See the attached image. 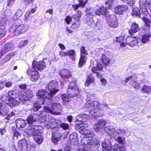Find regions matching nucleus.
Returning <instances> with one entry per match:
<instances>
[{
	"label": "nucleus",
	"instance_id": "nucleus-1",
	"mask_svg": "<svg viewBox=\"0 0 151 151\" xmlns=\"http://www.w3.org/2000/svg\"><path fill=\"white\" fill-rule=\"evenodd\" d=\"M106 124V122L104 120L101 119L99 120L96 124L93 126V129L95 132H99L103 129L105 132L110 134L111 136L114 137L116 141L120 144H124L125 141L124 137L118 136L117 135H122L124 132V131L122 130H119L116 131L114 129H111L108 127H105Z\"/></svg>",
	"mask_w": 151,
	"mask_h": 151
},
{
	"label": "nucleus",
	"instance_id": "nucleus-2",
	"mask_svg": "<svg viewBox=\"0 0 151 151\" xmlns=\"http://www.w3.org/2000/svg\"><path fill=\"white\" fill-rule=\"evenodd\" d=\"M83 107L84 108H87L88 109L90 115L98 116L103 115L102 110L104 108L109 109L106 103L100 104L97 101H88L83 105Z\"/></svg>",
	"mask_w": 151,
	"mask_h": 151
},
{
	"label": "nucleus",
	"instance_id": "nucleus-3",
	"mask_svg": "<svg viewBox=\"0 0 151 151\" xmlns=\"http://www.w3.org/2000/svg\"><path fill=\"white\" fill-rule=\"evenodd\" d=\"M40 119V116L37 114H33L29 116L27 118V120L28 124L30 125L26 129L27 134L36 136L40 135L41 133L40 131V126H31L32 124L37 121Z\"/></svg>",
	"mask_w": 151,
	"mask_h": 151
},
{
	"label": "nucleus",
	"instance_id": "nucleus-4",
	"mask_svg": "<svg viewBox=\"0 0 151 151\" xmlns=\"http://www.w3.org/2000/svg\"><path fill=\"white\" fill-rule=\"evenodd\" d=\"M21 20H18L11 26L9 29L10 31L14 33L16 36L24 33L29 28V26L26 24H22Z\"/></svg>",
	"mask_w": 151,
	"mask_h": 151
},
{
	"label": "nucleus",
	"instance_id": "nucleus-5",
	"mask_svg": "<svg viewBox=\"0 0 151 151\" xmlns=\"http://www.w3.org/2000/svg\"><path fill=\"white\" fill-rule=\"evenodd\" d=\"M81 144L79 146L77 151H88L94 145L99 144V142L95 138L89 139L88 138H83L81 140Z\"/></svg>",
	"mask_w": 151,
	"mask_h": 151
},
{
	"label": "nucleus",
	"instance_id": "nucleus-6",
	"mask_svg": "<svg viewBox=\"0 0 151 151\" xmlns=\"http://www.w3.org/2000/svg\"><path fill=\"white\" fill-rule=\"evenodd\" d=\"M85 14L87 17L86 18L87 23L89 26L93 25L94 22L92 18L93 16L95 15H99L100 12H98L93 8H87L85 11Z\"/></svg>",
	"mask_w": 151,
	"mask_h": 151
},
{
	"label": "nucleus",
	"instance_id": "nucleus-7",
	"mask_svg": "<svg viewBox=\"0 0 151 151\" xmlns=\"http://www.w3.org/2000/svg\"><path fill=\"white\" fill-rule=\"evenodd\" d=\"M36 95L38 97L40 104H46L45 101L47 100L50 101L49 99L53 96L51 95L50 93H49L46 91L43 90L38 91L36 93Z\"/></svg>",
	"mask_w": 151,
	"mask_h": 151
},
{
	"label": "nucleus",
	"instance_id": "nucleus-8",
	"mask_svg": "<svg viewBox=\"0 0 151 151\" xmlns=\"http://www.w3.org/2000/svg\"><path fill=\"white\" fill-rule=\"evenodd\" d=\"M88 125L85 124L84 123H82V124L79 125L78 124H76L75 127L77 129H80L81 128L80 130V132L82 134L85 136L84 138L92 137L94 136L95 134L93 133V131L92 130H88L83 128V127H87Z\"/></svg>",
	"mask_w": 151,
	"mask_h": 151
},
{
	"label": "nucleus",
	"instance_id": "nucleus-9",
	"mask_svg": "<svg viewBox=\"0 0 151 151\" xmlns=\"http://www.w3.org/2000/svg\"><path fill=\"white\" fill-rule=\"evenodd\" d=\"M67 92L69 96L72 98L79 94V89L75 83L72 82L70 83Z\"/></svg>",
	"mask_w": 151,
	"mask_h": 151
},
{
	"label": "nucleus",
	"instance_id": "nucleus-10",
	"mask_svg": "<svg viewBox=\"0 0 151 151\" xmlns=\"http://www.w3.org/2000/svg\"><path fill=\"white\" fill-rule=\"evenodd\" d=\"M58 85V82L56 81H50L46 87L47 89L50 91L51 95H54L59 91L58 89H56L55 88Z\"/></svg>",
	"mask_w": 151,
	"mask_h": 151
},
{
	"label": "nucleus",
	"instance_id": "nucleus-11",
	"mask_svg": "<svg viewBox=\"0 0 151 151\" xmlns=\"http://www.w3.org/2000/svg\"><path fill=\"white\" fill-rule=\"evenodd\" d=\"M107 22L109 25L112 27L116 28L118 26L117 19L116 17L114 14L109 15L106 17Z\"/></svg>",
	"mask_w": 151,
	"mask_h": 151
},
{
	"label": "nucleus",
	"instance_id": "nucleus-12",
	"mask_svg": "<svg viewBox=\"0 0 151 151\" xmlns=\"http://www.w3.org/2000/svg\"><path fill=\"white\" fill-rule=\"evenodd\" d=\"M28 74L30 76V80L33 81H36L39 78V75L37 70L33 67L28 71Z\"/></svg>",
	"mask_w": 151,
	"mask_h": 151
},
{
	"label": "nucleus",
	"instance_id": "nucleus-13",
	"mask_svg": "<svg viewBox=\"0 0 151 151\" xmlns=\"http://www.w3.org/2000/svg\"><path fill=\"white\" fill-rule=\"evenodd\" d=\"M6 19L5 18L1 19L0 21V38L3 37L6 33V30L4 25L6 23Z\"/></svg>",
	"mask_w": 151,
	"mask_h": 151
},
{
	"label": "nucleus",
	"instance_id": "nucleus-14",
	"mask_svg": "<svg viewBox=\"0 0 151 151\" xmlns=\"http://www.w3.org/2000/svg\"><path fill=\"white\" fill-rule=\"evenodd\" d=\"M125 42V45L127 44L131 47H133L137 45L138 40L136 37L128 36L126 39Z\"/></svg>",
	"mask_w": 151,
	"mask_h": 151
},
{
	"label": "nucleus",
	"instance_id": "nucleus-15",
	"mask_svg": "<svg viewBox=\"0 0 151 151\" xmlns=\"http://www.w3.org/2000/svg\"><path fill=\"white\" fill-rule=\"evenodd\" d=\"M45 66V63L43 61H33L32 63V67L35 68V69L37 70L40 71H41L44 69Z\"/></svg>",
	"mask_w": 151,
	"mask_h": 151
},
{
	"label": "nucleus",
	"instance_id": "nucleus-16",
	"mask_svg": "<svg viewBox=\"0 0 151 151\" xmlns=\"http://www.w3.org/2000/svg\"><path fill=\"white\" fill-rule=\"evenodd\" d=\"M102 146L103 151H111L112 150L111 142L107 139H105L103 140Z\"/></svg>",
	"mask_w": 151,
	"mask_h": 151
},
{
	"label": "nucleus",
	"instance_id": "nucleus-17",
	"mask_svg": "<svg viewBox=\"0 0 151 151\" xmlns=\"http://www.w3.org/2000/svg\"><path fill=\"white\" fill-rule=\"evenodd\" d=\"M28 144L27 141L24 139L19 142L18 147L21 151H28Z\"/></svg>",
	"mask_w": 151,
	"mask_h": 151
},
{
	"label": "nucleus",
	"instance_id": "nucleus-18",
	"mask_svg": "<svg viewBox=\"0 0 151 151\" xmlns=\"http://www.w3.org/2000/svg\"><path fill=\"white\" fill-rule=\"evenodd\" d=\"M14 48V45L12 42H10L5 44L1 50L3 54H4L6 52L13 50Z\"/></svg>",
	"mask_w": 151,
	"mask_h": 151
},
{
	"label": "nucleus",
	"instance_id": "nucleus-19",
	"mask_svg": "<svg viewBox=\"0 0 151 151\" xmlns=\"http://www.w3.org/2000/svg\"><path fill=\"white\" fill-rule=\"evenodd\" d=\"M9 111V109L6 103L0 102V116L6 115Z\"/></svg>",
	"mask_w": 151,
	"mask_h": 151
},
{
	"label": "nucleus",
	"instance_id": "nucleus-20",
	"mask_svg": "<svg viewBox=\"0 0 151 151\" xmlns=\"http://www.w3.org/2000/svg\"><path fill=\"white\" fill-rule=\"evenodd\" d=\"M46 113H49L50 114H56L53 111L52 109H50L49 107L47 106H45L44 107V110L43 111H40V117H43L44 118H45L46 117ZM45 119L44 120H45Z\"/></svg>",
	"mask_w": 151,
	"mask_h": 151
},
{
	"label": "nucleus",
	"instance_id": "nucleus-21",
	"mask_svg": "<svg viewBox=\"0 0 151 151\" xmlns=\"http://www.w3.org/2000/svg\"><path fill=\"white\" fill-rule=\"evenodd\" d=\"M61 78L63 79H67L71 76L70 71L68 69H63L60 73Z\"/></svg>",
	"mask_w": 151,
	"mask_h": 151
},
{
	"label": "nucleus",
	"instance_id": "nucleus-22",
	"mask_svg": "<svg viewBox=\"0 0 151 151\" xmlns=\"http://www.w3.org/2000/svg\"><path fill=\"white\" fill-rule=\"evenodd\" d=\"M95 8L97 10V12H100L99 15L101 14L105 16L106 18L107 16H109V15L107 9L104 6H101L99 9L98 6H96Z\"/></svg>",
	"mask_w": 151,
	"mask_h": 151
},
{
	"label": "nucleus",
	"instance_id": "nucleus-23",
	"mask_svg": "<svg viewBox=\"0 0 151 151\" xmlns=\"http://www.w3.org/2000/svg\"><path fill=\"white\" fill-rule=\"evenodd\" d=\"M16 123L17 127L18 128L24 127L27 124L26 121L22 119H17Z\"/></svg>",
	"mask_w": 151,
	"mask_h": 151
},
{
	"label": "nucleus",
	"instance_id": "nucleus-24",
	"mask_svg": "<svg viewBox=\"0 0 151 151\" xmlns=\"http://www.w3.org/2000/svg\"><path fill=\"white\" fill-rule=\"evenodd\" d=\"M88 116L87 115L85 114H81L80 115L78 116L76 118V123H78V121L82 122H84L85 121L87 120L88 118ZM81 124L80 123L78 124Z\"/></svg>",
	"mask_w": 151,
	"mask_h": 151
},
{
	"label": "nucleus",
	"instance_id": "nucleus-25",
	"mask_svg": "<svg viewBox=\"0 0 151 151\" xmlns=\"http://www.w3.org/2000/svg\"><path fill=\"white\" fill-rule=\"evenodd\" d=\"M32 96V95L30 94H19L18 97H19V100L20 102H23L25 101L28 100L29 99V98Z\"/></svg>",
	"mask_w": 151,
	"mask_h": 151
},
{
	"label": "nucleus",
	"instance_id": "nucleus-26",
	"mask_svg": "<svg viewBox=\"0 0 151 151\" xmlns=\"http://www.w3.org/2000/svg\"><path fill=\"white\" fill-rule=\"evenodd\" d=\"M146 1L143 0H141L139 1V8L140 10V11L142 12H146L147 9L146 8V6L148 7V6L146 5Z\"/></svg>",
	"mask_w": 151,
	"mask_h": 151
},
{
	"label": "nucleus",
	"instance_id": "nucleus-27",
	"mask_svg": "<svg viewBox=\"0 0 151 151\" xmlns=\"http://www.w3.org/2000/svg\"><path fill=\"white\" fill-rule=\"evenodd\" d=\"M139 29V27L138 24L135 23H133L131 26V28L129 30V32L130 34L135 33Z\"/></svg>",
	"mask_w": 151,
	"mask_h": 151
},
{
	"label": "nucleus",
	"instance_id": "nucleus-28",
	"mask_svg": "<svg viewBox=\"0 0 151 151\" xmlns=\"http://www.w3.org/2000/svg\"><path fill=\"white\" fill-rule=\"evenodd\" d=\"M62 136L61 134H59L58 135L52 134L51 138V140L56 145L58 142L61 139V137Z\"/></svg>",
	"mask_w": 151,
	"mask_h": 151
},
{
	"label": "nucleus",
	"instance_id": "nucleus-29",
	"mask_svg": "<svg viewBox=\"0 0 151 151\" xmlns=\"http://www.w3.org/2000/svg\"><path fill=\"white\" fill-rule=\"evenodd\" d=\"M101 62L105 65H108L110 63V60L104 54H102L101 57Z\"/></svg>",
	"mask_w": 151,
	"mask_h": 151
},
{
	"label": "nucleus",
	"instance_id": "nucleus-30",
	"mask_svg": "<svg viewBox=\"0 0 151 151\" xmlns=\"http://www.w3.org/2000/svg\"><path fill=\"white\" fill-rule=\"evenodd\" d=\"M6 104L10 107H12L18 104V101L14 99L10 98L6 102Z\"/></svg>",
	"mask_w": 151,
	"mask_h": 151
},
{
	"label": "nucleus",
	"instance_id": "nucleus-31",
	"mask_svg": "<svg viewBox=\"0 0 151 151\" xmlns=\"http://www.w3.org/2000/svg\"><path fill=\"white\" fill-rule=\"evenodd\" d=\"M124 39V36H121L119 37H116V40L115 41L117 42H123L122 43L120 44L121 46L123 47H124L125 46V40L126 39Z\"/></svg>",
	"mask_w": 151,
	"mask_h": 151
},
{
	"label": "nucleus",
	"instance_id": "nucleus-32",
	"mask_svg": "<svg viewBox=\"0 0 151 151\" xmlns=\"http://www.w3.org/2000/svg\"><path fill=\"white\" fill-rule=\"evenodd\" d=\"M87 60V58L86 56L81 55L78 62V66L82 67L86 62Z\"/></svg>",
	"mask_w": 151,
	"mask_h": 151
},
{
	"label": "nucleus",
	"instance_id": "nucleus-33",
	"mask_svg": "<svg viewBox=\"0 0 151 151\" xmlns=\"http://www.w3.org/2000/svg\"><path fill=\"white\" fill-rule=\"evenodd\" d=\"M94 77L91 75L88 76L85 83V85L86 86H89L90 84L94 82Z\"/></svg>",
	"mask_w": 151,
	"mask_h": 151
},
{
	"label": "nucleus",
	"instance_id": "nucleus-34",
	"mask_svg": "<svg viewBox=\"0 0 151 151\" xmlns=\"http://www.w3.org/2000/svg\"><path fill=\"white\" fill-rule=\"evenodd\" d=\"M83 14L82 12L80 10L77 12V13L73 16V18L77 22H80L79 20Z\"/></svg>",
	"mask_w": 151,
	"mask_h": 151
},
{
	"label": "nucleus",
	"instance_id": "nucleus-35",
	"mask_svg": "<svg viewBox=\"0 0 151 151\" xmlns=\"http://www.w3.org/2000/svg\"><path fill=\"white\" fill-rule=\"evenodd\" d=\"M114 151H127L125 148L123 146H119L117 144H115L113 146Z\"/></svg>",
	"mask_w": 151,
	"mask_h": 151
},
{
	"label": "nucleus",
	"instance_id": "nucleus-36",
	"mask_svg": "<svg viewBox=\"0 0 151 151\" xmlns=\"http://www.w3.org/2000/svg\"><path fill=\"white\" fill-rule=\"evenodd\" d=\"M67 56H69L73 60H75L76 58V54L74 50H70L67 51Z\"/></svg>",
	"mask_w": 151,
	"mask_h": 151
},
{
	"label": "nucleus",
	"instance_id": "nucleus-37",
	"mask_svg": "<svg viewBox=\"0 0 151 151\" xmlns=\"http://www.w3.org/2000/svg\"><path fill=\"white\" fill-rule=\"evenodd\" d=\"M142 13V12L140 11V10L137 7H134L132 8V15L139 16Z\"/></svg>",
	"mask_w": 151,
	"mask_h": 151
},
{
	"label": "nucleus",
	"instance_id": "nucleus-38",
	"mask_svg": "<svg viewBox=\"0 0 151 151\" xmlns=\"http://www.w3.org/2000/svg\"><path fill=\"white\" fill-rule=\"evenodd\" d=\"M77 134L73 133L71 134L69 137V139L71 142H76L77 140Z\"/></svg>",
	"mask_w": 151,
	"mask_h": 151
},
{
	"label": "nucleus",
	"instance_id": "nucleus-39",
	"mask_svg": "<svg viewBox=\"0 0 151 151\" xmlns=\"http://www.w3.org/2000/svg\"><path fill=\"white\" fill-rule=\"evenodd\" d=\"M42 104H40L39 100H37V103H34L33 104V110L35 111H37L40 108V105Z\"/></svg>",
	"mask_w": 151,
	"mask_h": 151
},
{
	"label": "nucleus",
	"instance_id": "nucleus-40",
	"mask_svg": "<svg viewBox=\"0 0 151 151\" xmlns=\"http://www.w3.org/2000/svg\"><path fill=\"white\" fill-rule=\"evenodd\" d=\"M52 107L53 110L55 109H61V105L59 103L53 102L52 103Z\"/></svg>",
	"mask_w": 151,
	"mask_h": 151
},
{
	"label": "nucleus",
	"instance_id": "nucleus-41",
	"mask_svg": "<svg viewBox=\"0 0 151 151\" xmlns=\"http://www.w3.org/2000/svg\"><path fill=\"white\" fill-rule=\"evenodd\" d=\"M8 95L10 98L15 99L18 97V96L14 91H9L8 92Z\"/></svg>",
	"mask_w": 151,
	"mask_h": 151
},
{
	"label": "nucleus",
	"instance_id": "nucleus-42",
	"mask_svg": "<svg viewBox=\"0 0 151 151\" xmlns=\"http://www.w3.org/2000/svg\"><path fill=\"white\" fill-rule=\"evenodd\" d=\"M114 11L115 13L117 14H123V12L122 11L121 6H120V5H118L115 8Z\"/></svg>",
	"mask_w": 151,
	"mask_h": 151
},
{
	"label": "nucleus",
	"instance_id": "nucleus-43",
	"mask_svg": "<svg viewBox=\"0 0 151 151\" xmlns=\"http://www.w3.org/2000/svg\"><path fill=\"white\" fill-rule=\"evenodd\" d=\"M80 55L86 56L88 55V52L86 50L85 47L82 46L80 49Z\"/></svg>",
	"mask_w": 151,
	"mask_h": 151
},
{
	"label": "nucleus",
	"instance_id": "nucleus-44",
	"mask_svg": "<svg viewBox=\"0 0 151 151\" xmlns=\"http://www.w3.org/2000/svg\"><path fill=\"white\" fill-rule=\"evenodd\" d=\"M142 20L145 22V24L147 27L149 28L151 27V22L147 18L144 17L142 18Z\"/></svg>",
	"mask_w": 151,
	"mask_h": 151
},
{
	"label": "nucleus",
	"instance_id": "nucleus-45",
	"mask_svg": "<svg viewBox=\"0 0 151 151\" xmlns=\"http://www.w3.org/2000/svg\"><path fill=\"white\" fill-rule=\"evenodd\" d=\"M142 90L146 93H149L151 92V87L145 86L142 87Z\"/></svg>",
	"mask_w": 151,
	"mask_h": 151
},
{
	"label": "nucleus",
	"instance_id": "nucleus-46",
	"mask_svg": "<svg viewBox=\"0 0 151 151\" xmlns=\"http://www.w3.org/2000/svg\"><path fill=\"white\" fill-rule=\"evenodd\" d=\"M80 25V22H75L73 23L71 27L72 29H76L79 28Z\"/></svg>",
	"mask_w": 151,
	"mask_h": 151
},
{
	"label": "nucleus",
	"instance_id": "nucleus-47",
	"mask_svg": "<svg viewBox=\"0 0 151 151\" xmlns=\"http://www.w3.org/2000/svg\"><path fill=\"white\" fill-rule=\"evenodd\" d=\"M35 141L38 144H40L42 143L43 141V138L41 136L35 137L34 138Z\"/></svg>",
	"mask_w": 151,
	"mask_h": 151
},
{
	"label": "nucleus",
	"instance_id": "nucleus-48",
	"mask_svg": "<svg viewBox=\"0 0 151 151\" xmlns=\"http://www.w3.org/2000/svg\"><path fill=\"white\" fill-rule=\"evenodd\" d=\"M1 99L2 101V102H4L6 104V102H8V101L9 99V98L8 97L7 95H3L1 97Z\"/></svg>",
	"mask_w": 151,
	"mask_h": 151
},
{
	"label": "nucleus",
	"instance_id": "nucleus-49",
	"mask_svg": "<svg viewBox=\"0 0 151 151\" xmlns=\"http://www.w3.org/2000/svg\"><path fill=\"white\" fill-rule=\"evenodd\" d=\"M130 84L135 88L138 89L139 87V83H137L135 81H131L130 82Z\"/></svg>",
	"mask_w": 151,
	"mask_h": 151
},
{
	"label": "nucleus",
	"instance_id": "nucleus-50",
	"mask_svg": "<svg viewBox=\"0 0 151 151\" xmlns=\"http://www.w3.org/2000/svg\"><path fill=\"white\" fill-rule=\"evenodd\" d=\"M149 36L147 35H145L142 37V42L143 43H145L149 41Z\"/></svg>",
	"mask_w": 151,
	"mask_h": 151
},
{
	"label": "nucleus",
	"instance_id": "nucleus-51",
	"mask_svg": "<svg viewBox=\"0 0 151 151\" xmlns=\"http://www.w3.org/2000/svg\"><path fill=\"white\" fill-rule=\"evenodd\" d=\"M114 0H107L105 2V4L107 6V7L109 9H110L112 6L113 1Z\"/></svg>",
	"mask_w": 151,
	"mask_h": 151
},
{
	"label": "nucleus",
	"instance_id": "nucleus-52",
	"mask_svg": "<svg viewBox=\"0 0 151 151\" xmlns=\"http://www.w3.org/2000/svg\"><path fill=\"white\" fill-rule=\"evenodd\" d=\"M28 43L27 40H24L21 41L18 45V47L20 48H22V47L27 45Z\"/></svg>",
	"mask_w": 151,
	"mask_h": 151
},
{
	"label": "nucleus",
	"instance_id": "nucleus-53",
	"mask_svg": "<svg viewBox=\"0 0 151 151\" xmlns=\"http://www.w3.org/2000/svg\"><path fill=\"white\" fill-rule=\"evenodd\" d=\"M62 99L63 101H65L69 102L70 99L66 94H63L62 96Z\"/></svg>",
	"mask_w": 151,
	"mask_h": 151
},
{
	"label": "nucleus",
	"instance_id": "nucleus-54",
	"mask_svg": "<svg viewBox=\"0 0 151 151\" xmlns=\"http://www.w3.org/2000/svg\"><path fill=\"white\" fill-rule=\"evenodd\" d=\"M13 55L12 54H8L6 55L4 59V60L5 62H6L9 61L11 58L13 57Z\"/></svg>",
	"mask_w": 151,
	"mask_h": 151
},
{
	"label": "nucleus",
	"instance_id": "nucleus-55",
	"mask_svg": "<svg viewBox=\"0 0 151 151\" xmlns=\"http://www.w3.org/2000/svg\"><path fill=\"white\" fill-rule=\"evenodd\" d=\"M23 14L22 11L21 9H18L16 12L15 15L17 17L19 18L22 16Z\"/></svg>",
	"mask_w": 151,
	"mask_h": 151
},
{
	"label": "nucleus",
	"instance_id": "nucleus-56",
	"mask_svg": "<svg viewBox=\"0 0 151 151\" xmlns=\"http://www.w3.org/2000/svg\"><path fill=\"white\" fill-rule=\"evenodd\" d=\"M35 150V147L30 144L28 145V151H34Z\"/></svg>",
	"mask_w": 151,
	"mask_h": 151
},
{
	"label": "nucleus",
	"instance_id": "nucleus-57",
	"mask_svg": "<svg viewBox=\"0 0 151 151\" xmlns=\"http://www.w3.org/2000/svg\"><path fill=\"white\" fill-rule=\"evenodd\" d=\"M61 127L64 130L69 129V125L65 123H62L60 124Z\"/></svg>",
	"mask_w": 151,
	"mask_h": 151
},
{
	"label": "nucleus",
	"instance_id": "nucleus-58",
	"mask_svg": "<svg viewBox=\"0 0 151 151\" xmlns=\"http://www.w3.org/2000/svg\"><path fill=\"white\" fill-rule=\"evenodd\" d=\"M72 18L69 16H67L65 20L68 24H69L72 21Z\"/></svg>",
	"mask_w": 151,
	"mask_h": 151
},
{
	"label": "nucleus",
	"instance_id": "nucleus-59",
	"mask_svg": "<svg viewBox=\"0 0 151 151\" xmlns=\"http://www.w3.org/2000/svg\"><path fill=\"white\" fill-rule=\"evenodd\" d=\"M120 6H121V10L123 12V13L124 12L127 11L128 9V7L125 5H120Z\"/></svg>",
	"mask_w": 151,
	"mask_h": 151
},
{
	"label": "nucleus",
	"instance_id": "nucleus-60",
	"mask_svg": "<svg viewBox=\"0 0 151 151\" xmlns=\"http://www.w3.org/2000/svg\"><path fill=\"white\" fill-rule=\"evenodd\" d=\"M126 3L128 4L130 6H133L135 2V0H131L125 2Z\"/></svg>",
	"mask_w": 151,
	"mask_h": 151
},
{
	"label": "nucleus",
	"instance_id": "nucleus-61",
	"mask_svg": "<svg viewBox=\"0 0 151 151\" xmlns=\"http://www.w3.org/2000/svg\"><path fill=\"white\" fill-rule=\"evenodd\" d=\"M15 2V0H8L7 1V6H10L13 5V4Z\"/></svg>",
	"mask_w": 151,
	"mask_h": 151
},
{
	"label": "nucleus",
	"instance_id": "nucleus-62",
	"mask_svg": "<svg viewBox=\"0 0 151 151\" xmlns=\"http://www.w3.org/2000/svg\"><path fill=\"white\" fill-rule=\"evenodd\" d=\"M20 134L17 131L14 132V137H16L17 138H18L20 136Z\"/></svg>",
	"mask_w": 151,
	"mask_h": 151
},
{
	"label": "nucleus",
	"instance_id": "nucleus-63",
	"mask_svg": "<svg viewBox=\"0 0 151 151\" xmlns=\"http://www.w3.org/2000/svg\"><path fill=\"white\" fill-rule=\"evenodd\" d=\"M59 55L62 57L64 56H67V51L65 52L63 51H60L59 52Z\"/></svg>",
	"mask_w": 151,
	"mask_h": 151
},
{
	"label": "nucleus",
	"instance_id": "nucleus-64",
	"mask_svg": "<svg viewBox=\"0 0 151 151\" xmlns=\"http://www.w3.org/2000/svg\"><path fill=\"white\" fill-rule=\"evenodd\" d=\"M146 4H148V8L151 10V0H146Z\"/></svg>",
	"mask_w": 151,
	"mask_h": 151
}]
</instances>
